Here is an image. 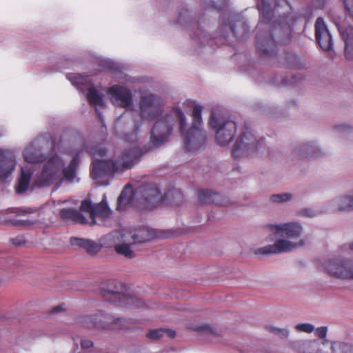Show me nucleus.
<instances>
[{"instance_id":"obj_1","label":"nucleus","mask_w":353,"mask_h":353,"mask_svg":"<svg viewBox=\"0 0 353 353\" xmlns=\"http://www.w3.org/2000/svg\"><path fill=\"white\" fill-rule=\"evenodd\" d=\"M52 143L44 138H38L27 145L22 152L25 161L30 163L43 162L41 172L35 183L39 186L60 185L63 181L79 182L77 168L81 150L72 149L62 143L54 145L50 154L44 153L46 145Z\"/></svg>"},{"instance_id":"obj_2","label":"nucleus","mask_w":353,"mask_h":353,"mask_svg":"<svg viewBox=\"0 0 353 353\" xmlns=\"http://www.w3.org/2000/svg\"><path fill=\"white\" fill-rule=\"evenodd\" d=\"M132 132H126L122 136V139L132 145L129 148L123 150L115 161L107 159H99L98 157L105 156L106 150L100 146H94L88 150V152L93 156L94 161L90 172V176L96 183L100 185H108L109 179L112 174L117 171H123L125 169H130L138 159L143 154L142 150L138 145L137 127Z\"/></svg>"},{"instance_id":"obj_3","label":"nucleus","mask_w":353,"mask_h":353,"mask_svg":"<svg viewBox=\"0 0 353 353\" xmlns=\"http://www.w3.org/2000/svg\"><path fill=\"white\" fill-rule=\"evenodd\" d=\"M270 232V241L275 239L273 244L258 249L256 254H269L290 252L305 244L301 239L303 228L299 222L291 221L266 226Z\"/></svg>"},{"instance_id":"obj_4","label":"nucleus","mask_w":353,"mask_h":353,"mask_svg":"<svg viewBox=\"0 0 353 353\" xmlns=\"http://www.w3.org/2000/svg\"><path fill=\"white\" fill-rule=\"evenodd\" d=\"M162 101L159 98L148 93L141 94L140 103L142 118L148 120L157 119L151 131V141L154 146L157 147L168 140L172 130V123L170 122V117H159Z\"/></svg>"},{"instance_id":"obj_5","label":"nucleus","mask_w":353,"mask_h":353,"mask_svg":"<svg viewBox=\"0 0 353 353\" xmlns=\"http://www.w3.org/2000/svg\"><path fill=\"white\" fill-rule=\"evenodd\" d=\"M155 236L153 230L142 227L133 231H114L105 236L104 243L108 247H114L117 254L132 259L135 256L136 244L150 241Z\"/></svg>"},{"instance_id":"obj_6","label":"nucleus","mask_w":353,"mask_h":353,"mask_svg":"<svg viewBox=\"0 0 353 353\" xmlns=\"http://www.w3.org/2000/svg\"><path fill=\"white\" fill-rule=\"evenodd\" d=\"M81 210L88 212L90 214L89 219H86L78 210L72 208L63 209L60 214L64 219L71 221L75 223L88 224L90 226L97 224V219L103 221L109 218L111 214L105 194L103 195L101 201L96 205H93L89 200H83L81 204Z\"/></svg>"},{"instance_id":"obj_7","label":"nucleus","mask_w":353,"mask_h":353,"mask_svg":"<svg viewBox=\"0 0 353 353\" xmlns=\"http://www.w3.org/2000/svg\"><path fill=\"white\" fill-rule=\"evenodd\" d=\"M141 199L140 203L145 208H153L163 200V196L153 184H148L139 187L133 192L130 186H125L118 198L117 209L123 210L133 204L134 200Z\"/></svg>"},{"instance_id":"obj_8","label":"nucleus","mask_w":353,"mask_h":353,"mask_svg":"<svg viewBox=\"0 0 353 353\" xmlns=\"http://www.w3.org/2000/svg\"><path fill=\"white\" fill-rule=\"evenodd\" d=\"M192 107V125L184 135L185 147L189 151H196L203 148L206 141V132L201 128L202 125V106L194 101H188Z\"/></svg>"},{"instance_id":"obj_9","label":"nucleus","mask_w":353,"mask_h":353,"mask_svg":"<svg viewBox=\"0 0 353 353\" xmlns=\"http://www.w3.org/2000/svg\"><path fill=\"white\" fill-rule=\"evenodd\" d=\"M192 107V125L184 135L185 147L189 151H196L203 148L206 141V132L201 128L202 125V106L194 101H188Z\"/></svg>"},{"instance_id":"obj_10","label":"nucleus","mask_w":353,"mask_h":353,"mask_svg":"<svg viewBox=\"0 0 353 353\" xmlns=\"http://www.w3.org/2000/svg\"><path fill=\"white\" fill-rule=\"evenodd\" d=\"M210 128L214 131L215 140L220 145L229 144L234 139L236 131L234 121L216 112H212L209 120Z\"/></svg>"},{"instance_id":"obj_11","label":"nucleus","mask_w":353,"mask_h":353,"mask_svg":"<svg viewBox=\"0 0 353 353\" xmlns=\"http://www.w3.org/2000/svg\"><path fill=\"white\" fill-rule=\"evenodd\" d=\"M263 144V139L257 138L252 130L245 127L241 135L238 137L232 150L233 156L240 158L254 154Z\"/></svg>"},{"instance_id":"obj_12","label":"nucleus","mask_w":353,"mask_h":353,"mask_svg":"<svg viewBox=\"0 0 353 353\" xmlns=\"http://www.w3.org/2000/svg\"><path fill=\"white\" fill-rule=\"evenodd\" d=\"M326 272L333 277L353 281V259H335L328 261L325 265Z\"/></svg>"},{"instance_id":"obj_13","label":"nucleus","mask_w":353,"mask_h":353,"mask_svg":"<svg viewBox=\"0 0 353 353\" xmlns=\"http://www.w3.org/2000/svg\"><path fill=\"white\" fill-rule=\"evenodd\" d=\"M121 321L119 318H114L103 312L85 318V322H90L93 326L100 329L121 328L122 327Z\"/></svg>"},{"instance_id":"obj_14","label":"nucleus","mask_w":353,"mask_h":353,"mask_svg":"<svg viewBox=\"0 0 353 353\" xmlns=\"http://www.w3.org/2000/svg\"><path fill=\"white\" fill-rule=\"evenodd\" d=\"M324 207V211L326 212L353 210V197L352 192L330 200L325 204Z\"/></svg>"},{"instance_id":"obj_15","label":"nucleus","mask_w":353,"mask_h":353,"mask_svg":"<svg viewBox=\"0 0 353 353\" xmlns=\"http://www.w3.org/2000/svg\"><path fill=\"white\" fill-rule=\"evenodd\" d=\"M315 38L322 50L324 51L331 50L332 46V37L323 19L321 17H318L315 22Z\"/></svg>"},{"instance_id":"obj_16","label":"nucleus","mask_w":353,"mask_h":353,"mask_svg":"<svg viewBox=\"0 0 353 353\" xmlns=\"http://www.w3.org/2000/svg\"><path fill=\"white\" fill-rule=\"evenodd\" d=\"M276 41L272 34L266 32L265 37L257 33L256 37V50L261 56H271L276 48Z\"/></svg>"},{"instance_id":"obj_17","label":"nucleus","mask_w":353,"mask_h":353,"mask_svg":"<svg viewBox=\"0 0 353 353\" xmlns=\"http://www.w3.org/2000/svg\"><path fill=\"white\" fill-rule=\"evenodd\" d=\"M130 90H108V96L116 105L129 109L132 107V94Z\"/></svg>"},{"instance_id":"obj_18","label":"nucleus","mask_w":353,"mask_h":353,"mask_svg":"<svg viewBox=\"0 0 353 353\" xmlns=\"http://www.w3.org/2000/svg\"><path fill=\"white\" fill-rule=\"evenodd\" d=\"M320 153L318 145L313 142L301 144L293 150L294 156L299 159L316 157Z\"/></svg>"},{"instance_id":"obj_19","label":"nucleus","mask_w":353,"mask_h":353,"mask_svg":"<svg viewBox=\"0 0 353 353\" xmlns=\"http://www.w3.org/2000/svg\"><path fill=\"white\" fill-rule=\"evenodd\" d=\"M16 165V157L12 152L1 150V181L8 177Z\"/></svg>"},{"instance_id":"obj_20","label":"nucleus","mask_w":353,"mask_h":353,"mask_svg":"<svg viewBox=\"0 0 353 353\" xmlns=\"http://www.w3.org/2000/svg\"><path fill=\"white\" fill-rule=\"evenodd\" d=\"M324 353H353V344L341 341L325 340Z\"/></svg>"},{"instance_id":"obj_21","label":"nucleus","mask_w":353,"mask_h":353,"mask_svg":"<svg viewBox=\"0 0 353 353\" xmlns=\"http://www.w3.org/2000/svg\"><path fill=\"white\" fill-rule=\"evenodd\" d=\"M32 173V170L28 166L21 168V176L15 187L17 193H23L28 189Z\"/></svg>"},{"instance_id":"obj_22","label":"nucleus","mask_w":353,"mask_h":353,"mask_svg":"<svg viewBox=\"0 0 353 353\" xmlns=\"http://www.w3.org/2000/svg\"><path fill=\"white\" fill-rule=\"evenodd\" d=\"M341 35L345 42V56L350 60L353 59V27L348 26L345 30H340Z\"/></svg>"},{"instance_id":"obj_23","label":"nucleus","mask_w":353,"mask_h":353,"mask_svg":"<svg viewBox=\"0 0 353 353\" xmlns=\"http://www.w3.org/2000/svg\"><path fill=\"white\" fill-rule=\"evenodd\" d=\"M105 293L112 294L120 304L128 306L138 307L141 305V301L136 296H128L123 293L113 291H105Z\"/></svg>"},{"instance_id":"obj_24","label":"nucleus","mask_w":353,"mask_h":353,"mask_svg":"<svg viewBox=\"0 0 353 353\" xmlns=\"http://www.w3.org/2000/svg\"><path fill=\"white\" fill-rule=\"evenodd\" d=\"M70 243L72 245H77L83 248L90 253L97 252L101 248L97 243L86 239L72 237L70 239Z\"/></svg>"},{"instance_id":"obj_25","label":"nucleus","mask_w":353,"mask_h":353,"mask_svg":"<svg viewBox=\"0 0 353 353\" xmlns=\"http://www.w3.org/2000/svg\"><path fill=\"white\" fill-rule=\"evenodd\" d=\"M86 97L90 104L95 107L96 112L101 119V114L98 112V107H103L104 101L102 96L99 94L98 90H87Z\"/></svg>"},{"instance_id":"obj_26","label":"nucleus","mask_w":353,"mask_h":353,"mask_svg":"<svg viewBox=\"0 0 353 353\" xmlns=\"http://www.w3.org/2000/svg\"><path fill=\"white\" fill-rule=\"evenodd\" d=\"M198 196L199 201L201 204H219L220 196L216 192L201 190H199Z\"/></svg>"},{"instance_id":"obj_27","label":"nucleus","mask_w":353,"mask_h":353,"mask_svg":"<svg viewBox=\"0 0 353 353\" xmlns=\"http://www.w3.org/2000/svg\"><path fill=\"white\" fill-rule=\"evenodd\" d=\"M67 78L74 85H86L85 88H95L92 84L87 85L90 81L89 75L84 76L78 73H71L67 74Z\"/></svg>"},{"instance_id":"obj_28","label":"nucleus","mask_w":353,"mask_h":353,"mask_svg":"<svg viewBox=\"0 0 353 353\" xmlns=\"http://www.w3.org/2000/svg\"><path fill=\"white\" fill-rule=\"evenodd\" d=\"M257 8L261 14L263 19L270 21L272 16L271 0H261L257 3Z\"/></svg>"},{"instance_id":"obj_29","label":"nucleus","mask_w":353,"mask_h":353,"mask_svg":"<svg viewBox=\"0 0 353 353\" xmlns=\"http://www.w3.org/2000/svg\"><path fill=\"white\" fill-rule=\"evenodd\" d=\"M165 336L173 338L175 336V332L169 329H156L149 331L147 334L148 338L152 340H157Z\"/></svg>"},{"instance_id":"obj_30","label":"nucleus","mask_w":353,"mask_h":353,"mask_svg":"<svg viewBox=\"0 0 353 353\" xmlns=\"http://www.w3.org/2000/svg\"><path fill=\"white\" fill-rule=\"evenodd\" d=\"M292 198L293 196L291 193L283 192L271 195L270 197V201L272 203L283 204L291 201Z\"/></svg>"},{"instance_id":"obj_31","label":"nucleus","mask_w":353,"mask_h":353,"mask_svg":"<svg viewBox=\"0 0 353 353\" xmlns=\"http://www.w3.org/2000/svg\"><path fill=\"white\" fill-rule=\"evenodd\" d=\"M267 329L281 339L287 338L289 335V331L286 328H279L273 325H269Z\"/></svg>"},{"instance_id":"obj_32","label":"nucleus","mask_w":353,"mask_h":353,"mask_svg":"<svg viewBox=\"0 0 353 353\" xmlns=\"http://www.w3.org/2000/svg\"><path fill=\"white\" fill-rule=\"evenodd\" d=\"M172 114L175 116V117L179 120V128L180 131L181 132H183L184 128L186 125V119L183 114V113L181 112V110L178 108H175L173 110Z\"/></svg>"},{"instance_id":"obj_33","label":"nucleus","mask_w":353,"mask_h":353,"mask_svg":"<svg viewBox=\"0 0 353 353\" xmlns=\"http://www.w3.org/2000/svg\"><path fill=\"white\" fill-rule=\"evenodd\" d=\"M295 330L299 332L312 333L315 330V327L311 323H300L295 325Z\"/></svg>"},{"instance_id":"obj_34","label":"nucleus","mask_w":353,"mask_h":353,"mask_svg":"<svg viewBox=\"0 0 353 353\" xmlns=\"http://www.w3.org/2000/svg\"><path fill=\"white\" fill-rule=\"evenodd\" d=\"M94 343L92 341L88 339H82L81 340V349L85 352H90V349L93 347Z\"/></svg>"},{"instance_id":"obj_35","label":"nucleus","mask_w":353,"mask_h":353,"mask_svg":"<svg viewBox=\"0 0 353 353\" xmlns=\"http://www.w3.org/2000/svg\"><path fill=\"white\" fill-rule=\"evenodd\" d=\"M334 128L336 132H350L352 130L348 125L343 123L336 124Z\"/></svg>"},{"instance_id":"obj_36","label":"nucleus","mask_w":353,"mask_h":353,"mask_svg":"<svg viewBox=\"0 0 353 353\" xmlns=\"http://www.w3.org/2000/svg\"><path fill=\"white\" fill-rule=\"evenodd\" d=\"M189 17V12L187 9L183 8L179 12L177 17V23L183 24L185 21L186 18Z\"/></svg>"},{"instance_id":"obj_37","label":"nucleus","mask_w":353,"mask_h":353,"mask_svg":"<svg viewBox=\"0 0 353 353\" xmlns=\"http://www.w3.org/2000/svg\"><path fill=\"white\" fill-rule=\"evenodd\" d=\"M327 333V327L326 326L319 327L315 330L316 335L322 340H325L324 339L326 337Z\"/></svg>"},{"instance_id":"obj_38","label":"nucleus","mask_w":353,"mask_h":353,"mask_svg":"<svg viewBox=\"0 0 353 353\" xmlns=\"http://www.w3.org/2000/svg\"><path fill=\"white\" fill-rule=\"evenodd\" d=\"M192 329L200 332L211 333L212 332V328L208 325H196L193 327Z\"/></svg>"},{"instance_id":"obj_39","label":"nucleus","mask_w":353,"mask_h":353,"mask_svg":"<svg viewBox=\"0 0 353 353\" xmlns=\"http://www.w3.org/2000/svg\"><path fill=\"white\" fill-rule=\"evenodd\" d=\"M15 225H23V226H29V225H34L37 224V221H33L32 219H26V220H21L17 221Z\"/></svg>"},{"instance_id":"obj_40","label":"nucleus","mask_w":353,"mask_h":353,"mask_svg":"<svg viewBox=\"0 0 353 353\" xmlns=\"http://www.w3.org/2000/svg\"><path fill=\"white\" fill-rule=\"evenodd\" d=\"M344 6L349 14L353 17V0H344Z\"/></svg>"},{"instance_id":"obj_41","label":"nucleus","mask_w":353,"mask_h":353,"mask_svg":"<svg viewBox=\"0 0 353 353\" xmlns=\"http://www.w3.org/2000/svg\"><path fill=\"white\" fill-rule=\"evenodd\" d=\"M319 214V212L310 208L305 209L303 210V214L308 217H314L316 216Z\"/></svg>"},{"instance_id":"obj_42","label":"nucleus","mask_w":353,"mask_h":353,"mask_svg":"<svg viewBox=\"0 0 353 353\" xmlns=\"http://www.w3.org/2000/svg\"><path fill=\"white\" fill-rule=\"evenodd\" d=\"M12 242L14 245L20 246L25 243V239L23 236H17L12 239Z\"/></svg>"},{"instance_id":"obj_43","label":"nucleus","mask_w":353,"mask_h":353,"mask_svg":"<svg viewBox=\"0 0 353 353\" xmlns=\"http://www.w3.org/2000/svg\"><path fill=\"white\" fill-rule=\"evenodd\" d=\"M342 249L344 250H350L353 252V241H350L344 244L342 247Z\"/></svg>"},{"instance_id":"obj_44","label":"nucleus","mask_w":353,"mask_h":353,"mask_svg":"<svg viewBox=\"0 0 353 353\" xmlns=\"http://www.w3.org/2000/svg\"><path fill=\"white\" fill-rule=\"evenodd\" d=\"M281 80L282 86H287L290 85V81H291V79H288L287 78H282Z\"/></svg>"},{"instance_id":"obj_45","label":"nucleus","mask_w":353,"mask_h":353,"mask_svg":"<svg viewBox=\"0 0 353 353\" xmlns=\"http://www.w3.org/2000/svg\"><path fill=\"white\" fill-rule=\"evenodd\" d=\"M229 26H230V30L232 32L234 35L236 36L237 35V32H236V28H235V25L234 23H230Z\"/></svg>"},{"instance_id":"obj_46","label":"nucleus","mask_w":353,"mask_h":353,"mask_svg":"<svg viewBox=\"0 0 353 353\" xmlns=\"http://www.w3.org/2000/svg\"><path fill=\"white\" fill-rule=\"evenodd\" d=\"M109 88L114 89V88H123L122 86H121V85H112V86L110 87Z\"/></svg>"},{"instance_id":"obj_47","label":"nucleus","mask_w":353,"mask_h":353,"mask_svg":"<svg viewBox=\"0 0 353 353\" xmlns=\"http://www.w3.org/2000/svg\"><path fill=\"white\" fill-rule=\"evenodd\" d=\"M238 22L241 23V25L242 26V27H243V30L245 31L246 30V25H245V23L242 22V21H239Z\"/></svg>"},{"instance_id":"obj_48","label":"nucleus","mask_w":353,"mask_h":353,"mask_svg":"<svg viewBox=\"0 0 353 353\" xmlns=\"http://www.w3.org/2000/svg\"><path fill=\"white\" fill-rule=\"evenodd\" d=\"M230 17H232V18H235V17H236V15H234V16H233V15H232V14H230Z\"/></svg>"},{"instance_id":"obj_49","label":"nucleus","mask_w":353,"mask_h":353,"mask_svg":"<svg viewBox=\"0 0 353 353\" xmlns=\"http://www.w3.org/2000/svg\"><path fill=\"white\" fill-rule=\"evenodd\" d=\"M210 3H211V6H214V1H210Z\"/></svg>"},{"instance_id":"obj_50","label":"nucleus","mask_w":353,"mask_h":353,"mask_svg":"<svg viewBox=\"0 0 353 353\" xmlns=\"http://www.w3.org/2000/svg\"><path fill=\"white\" fill-rule=\"evenodd\" d=\"M119 121H118L117 122V128H119Z\"/></svg>"},{"instance_id":"obj_51","label":"nucleus","mask_w":353,"mask_h":353,"mask_svg":"<svg viewBox=\"0 0 353 353\" xmlns=\"http://www.w3.org/2000/svg\"><path fill=\"white\" fill-rule=\"evenodd\" d=\"M59 310V307H55V308L54 309V311H57V310Z\"/></svg>"}]
</instances>
